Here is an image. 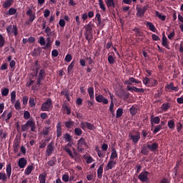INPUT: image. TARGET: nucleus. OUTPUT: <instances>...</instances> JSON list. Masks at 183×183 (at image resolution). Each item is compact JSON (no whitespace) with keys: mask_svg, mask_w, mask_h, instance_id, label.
<instances>
[{"mask_svg":"<svg viewBox=\"0 0 183 183\" xmlns=\"http://www.w3.org/2000/svg\"><path fill=\"white\" fill-rule=\"evenodd\" d=\"M62 111L63 114H66L67 115H69L71 114V108H69L66 104L63 105Z\"/></svg>","mask_w":183,"mask_h":183,"instance_id":"29","label":"nucleus"},{"mask_svg":"<svg viewBox=\"0 0 183 183\" xmlns=\"http://www.w3.org/2000/svg\"><path fill=\"white\" fill-rule=\"evenodd\" d=\"M29 104L31 108H34V107H35V99L34 97L29 98Z\"/></svg>","mask_w":183,"mask_h":183,"instance_id":"53","label":"nucleus"},{"mask_svg":"<svg viewBox=\"0 0 183 183\" xmlns=\"http://www.w3.org/2000/svg\"><path fill=\"white\" fill-rule=\"evenodd\" d=\"M95 160H94V158H92V157L91 156H87L86 157V164H92V162H94Z\"/></svg>","mask_w":183,"mask_h":183,"instance_id":"56","label":"nucleus"},{"mask_svg":"<svg viewBox=\"0 0 183 183\" xmlns=\"http://www.w3.org/2000/svg\"><path fill=\"white\" fill-rule=\"evenodd\" d=\"M141 152L142 155H148V154H149L148 146L147 145V147L144 146L143 147H142Z\"/></svg>","mask_w":183,"mask_h":183,"instance_id":"37","label":"nucleus"},{"mask_svg":"<svg viewBox=\"0 0 183 183\" xmlns=\"http://www.w3.org/2000/svg\"><path fill=\"white\" fill-rule=\"evenodd\" d=\"M44 32L46 34L48 37L52 36L53 32L49 26L46 27Z\"/></svg>","mask_w":183,"mask_h":183,"instance_id":"41","label":"nucleus"},{"mask_svg":"<svg viewBox=\"0 0 183 183\" xmlns=\"http://www.w3.org/2000/svg\"><path fill=\"white\" fill-rule=\"evenodd\" d=\"M63 149L68 154V155H69V157H71V158H74V154L72 153V151H71V149L64 147Z\"/></svg>","mask_w":183,"mask_h":183,"instance_id":"42","label":"nucleus"},{"mask_svg":"<svg viewBox=\"0 0 183 183\" xmlns=\"http://www.w3.org/2000/svg\"><path fill=\"white\" fill-rule=\"evenodd\" d=\"M165 89L166 91H167V92H171L172 91H174V92H178V91H179V87L174 86V82H170L165 86Z\"/></svg>","mask_w":183,"mask_h":183,"instance_id":"12","label":"nucleus"},{"mask_svg":"<svg viewBox=\"0 0 183 183\" xmlns=\"http://www.w3.org/2000/svg\"><path fill=\"white\" fill-rule=\"evenodd\" d=\"M133 32H134L136 36H144V33L141 31V29L138 28H134L132 29Z\"/></svg>","mask_w":183,"mask_h":183,"instance_id":"31","label":"nucleus"},{"mask_svg":"<svg viewBox=\"0 0 183 183\" xmlns=\"http://www.w3.org/2000/svg\"><path fill=\"white\" fill-rule=\"evenodd\" d=\"M108 62H109V64H111L112 65L115 64V57H114V56H112V55L109 54Z\"/></svg>","mask_w":183,"mask_h":183,"instance_id":"47","label":"nucleus"},{"mask_svg":"<svg viewBox=\"0 0 183 183\" xmlns=\"http://www.w3.org/2000/svg\"><path fill=\"white\" fill-rule=\"evenodd\" d=\"M26 14L29 17V21L26 22V24L29 25V22H30V24H32L34 22V21H35L36 16L35 15V13H34V10H32L31 8H29L27 10Z\"/></svg>","mask_w":183,"mask_h":183,"instance_id":"7","label":"nucleus"},{"mask_svg":"<svg viewBox=\"0 0 183 183\" xmlns=\"http://www.w3.org/2000/svg\"><path fill=\"white\" fill-rule=\"evenodd\" d=\"M58 55H59V52H58V50L53 49L51 51V56H53L54 58H56Z\"/></svg>","mask_w":183,"mask_h":183,"instance_id":"62","label":"nucleus"},{"mask_svg":"<svg viewBox=\"0 0 183 183\" xmlns=\"http://www.w3.org/2000/svg\"><path fill=\"white\" fill-rule=\"evenodd\" d=\"M64 61L66 62H71V61H72V55L66 54L65 56Z\"/></svg>","mask_w":183,"mask_h":183,"instance_id":"60","label":"nucleus"},{"mask_svg":"<svg viewBox=\"0 0 183 183\" xmlns=\"http://www.w3.org/2000/svg\"><path fill=\"white\" fill-rule=\"evenodd\" d=\"M149 175V172H148V171L142 172L139 174L138 179L142 182H147L148 183V182H149V177H148Z\"/></svg>","mask_w":183,"mask_h":183,"instance_id":"8","label":"nucleus"},{"mask_svg":"<svg viewBox=\"0 0 183 183\" xmlns=\"http://www.w3.org/2000/svg\"><path fill=\"white\" fill-rule=\"evenodd\" d=\"M96 101L97 102H100L104 104V105H107L109 101H108V99L104 97L102 94H99V96H96Z\"/></svg>","mask_w":183,"mask_h":183,"instance_id":"16","label":"nucleus"},{"mask_svg":"<svg viewBox=\"0 0 183 183\" xmlns=\"http://www.w3.org/2000/svg\"><path fill=\"white\" fill-rule=\"evenodd\" d=\"M108 150V144L107 143H104L102 144V151L105 152Z\"/></svg>","mask_w":183,"mask_h":183,"instance_id":"64","label":"nucleus"},{"mask_svg":"<svg viewBox=\"0 0 183 183\" xmlns=\"http://www.w3.org/2000/svg\"><path fill=\"white\" fill-rule=\"evenodd\" d=\"M134 92H137V93H140V94H144V92H145V89H139L137 87H134Z\"/></svg>","mask_w":183,"mask_h":183,"instance_id":"61","label":"nucleus"},{"mask_svg":"<svg viewBox=\"0 0 183 183\" xmlns=\"http://www.w3.org/2000/svg\"><path fill=\"white\" fill-rule=\"evenodd\" d=\"M87 92L89 95V97H90V99L92 100H94V88L92 86V87H89L88 89H87Z\"/></svg>","mask_w":183,"mask_h":183,"instance_id":"35","label":"nucleus"},{"mask_svg":"<svg viewBox=\"0 0 183 183\" xmlns=\"http://www.w3.org/2000/svg\"><path fill=\"white\" fill-rule=\"evenodd\" d=\"M115 165H117V162H115L114 160H109L106 167L107 171L112 169V168L115 167Z\"/></svg>","mask_w":183,"mask_h":183,"instance_id":"23","label":"nucleus"},{"mask_svg":"<svg viewBox=\"0 0 183 183\" xmlns=\"http://www.w3.org/2000/svg\"><path fill=\"white\" fill-rule=\"evenodd\" d=\"M51 130V127H45L43 129V135L46 136L49 134V131Z\"/></svg>","mask_w":183,"mask_h":183,"instance_id":"55","label":"nucleus"},{"mask_svg":"<svg viewBox=\"0 0 183 183\" xmlns=\"http://www.w3.org/2000/svg\"><path fill=\"white\" fill-rule=\"evenodd\" d=\"M147 148L152 152H154V151H157V149H158V143L154 142L152 144H147Z\"/></svg>","mask_w":183,"mask_h":183,"instance_id":"20","label":"nucleus"},{"mask_svg":"<svg viewBox=\"0 0 183 183\" xmlns=\"http://www.w3.org/2000/svg\"><path fill=\"white\" fill-rule=\"evenodd\" d=\"M38 42L40 44L41 46H44V45H46V41H45V37L40 36Z\"/></svg>","mask_w":183,"mask_h":183,"instance_id":"49","label":"nucleus"},{"mask_svg":"<svg viewBox=\"0 0 183 183\" xmlns=\"http://www.w3.org/2000/svg\"><path fill=\"white\" fill-rule=\"evenodd\" d=\"M12 4H14V0H6L3 4V8H11Z\"/></svg>","mask_w":183,"mask_h":183,"instance_id":"27","label":"nucleus"},{"mask_svg":"<svg viewBox=\"0 0 183 183\" xmlns=\"http://www.w3.org/2000/svg\"><path fill=\"white\" fill-rule=\"evenodd\" d=\"M35 168L34 167V165H29L28 166L25 171H24V174L25 175H29L31 174V172H32V171H34Z\"/></svg>","mask_w":183,"mask_h":183,"instance_id":"30","label":"nucleus"},{"mask_svg":"<svg viewBox=\"0 0 183 183\" xmlns=\"http://www.w3.org/2000/svg\"><path fill=\"white\" fill-rule=\"evenodd\" d=\"M99 6L100 9H102L104 12L107 11V7L105 6V4H104V0H99Z\"/></svg>","mask_w":183,"mask_h":183,"instance_id":"38","label":"nucleus"},{"mask_svg":"<svg viewBox=\"0 0 183 183\" xmlns=\"http://www.w3.org/2000/svg\"><path fill=\"white\" fill-rule=\"evenodd\" d=\"M39 181L40 183H46V174H41L39 176Z\"/></svg>","mask_w":183,"mask_h":183,"instance_id":"32","label":"nucleus"},{"mask_svg":"<svg viewBox=\"0 0 183 183\" xmlns=\"http://www.w3.org/2000/svg\"><path fill=\"white\" fill-rule=\"evenodd\" d=\"M55 164H56V157H51V159L47 162L49 167H54Z\"/></svg>","mask_w":183,"mask_h":183,"instance_id":"36","label":"nucleus"},{"mask_svg":"<svg viewBox=\"0 0 183 183\" xmlns=\"http://www.w3.org/2000/svg\"><path fill=\"white\" fill-rule=\"evenodd\" d=\"M6 29L8 35H12L14 34V36H18V27L16 25H9Z\"/></svg>","mask_w":183,"mask_h":183,"instance_id":"9","label":"nucleus"},{"mask_svg":"<svg viewBox=\"0 0 183 183\" xmlns=\"http://www.w3.org/2000/svg\"><path fill=\"white\" fill-rule=\"evenodd\" d=\"M142 136L144 139H146L147 137H149V132L148 130L143 129L142 131Z\"/></svg>","mask_w":183,"mask_h":183,"instance_id":"52","label":"nucleus"},{"mask_svg":"<svg viewBox=\"0 0 183 183\" xmlns=\"http://www.w3.org/2000/svg\"><path fill=\"white\" fill-rule=\"evenodd\" d=\"M6 174L5 172H0V180L2 182H6L8 178H11V174H12V165L11 164L6 165Z\"/></svg>","mask_w":183,"mask_h":183,"instance_id":"2","label":"nucleus"},{"mask_svg":"<svg viewBox=\"0 0 183 183\" xmlns=\"http://www.w3.org/2000/svg\"><path fill=\"white\" fill-rule=\"evenodd\" d=\"M81 127L82 129H85V128H87V129H90V131H94L95 129V126L88 122H82L81 124Z\"/></svg>","mask_w":183,"mask_h":183,"instance_id":"14","label":"nucleus"},{"mask_svg":"<svg viewBox=\"0 0 183 183\" xmlns=\"http://www.w3.org/2000/svg\"><path fill=\"white\" fill-rule=\"evenodd\" d=\"M171 108V104L170 103H164L162 105V109L163 111H168Z\"/></svg>","mask_w":183,"mask_h":183,"instance_id":"43","label":"nucleus"},{"mask_svg":"<svg viewBox=\"0 0 183 183\" xmlns=\"http://www.w3.org/2000/svg\"><path fill=\"white\" fill-rule=\"evenodd\" d=\"M11 102L14 104V108L16 111L21 109V100H16V92L15 91L11 92Z\"/></svg>","mask_w":183,"mask_h":183,"instance_id":"4","label":"nucleus"},{"mask_svg":"<svg viewBox=\"0 0 183 183\" xmlns=\"http://www.w3.org/2000/svg\"><path fill=\"white\" fill-rule=\"evenodd\" d=\"M149 8V6H148V5L144 6L143 8L137 7V16H139V18H142L143 16H144L145 12H147V11H148Z\"/></svg>","mask_w":183,"mask_h":183,"instance_id":"10","label":"nucleus"},{"mask_svg":"<svg viewBox=\"0 0 183 183\" xmlns=\"http://www.w3.org/2000/svg\"><path fill=\"white\" fill-rule=\"evenodd\" d=\"M88 148V143H86V141H85V139L84 137H81L77 141V151L79 152H84L85 151V148Z\"/></svg>","mask_w":183,"mask_h":183,"instance_id":"5","label":"nucleus"},{"mask_svg":"<svg viewBox=\"0 0 183 183\" xmlns=\"http://www.w3.org/2000/svg\"><path fill=\"white\" fill-rule=\"evenodd\" d=\"M97 154L99 158H105V152L102 150H97Z\"/></svg>","mask_w":183,"mask_h":183,"instance_id":"59","label":"nucleus"},{"mask_svg":"<svg viewBox=\"0 0 183 183\" xmlns=\"http://www.w3.org/2000/svg\"><path fill=\"white\" fill-rule=\"evenodd\" d=\"M107 8H115V0H104Z\"/></svg>","mask_w":183,"mask_h":183,"instance_id":"26","label":"nucleus"},{"mask_svg":"<svg viewBox=\"0 0 183 183\" xmlns=\"http://www.w3.org/2000/svg\"><path fill=\"white\" fill-rule=\"evenodd\" d=\"M16 14V9L11 7L9 10L8 15H15Z\"/></svg>","mask_w":183,"mask_h":183,"instance_id":"57","label":"nucleus"},{"mask_svg":"<svg viewBox=\"0 0 183 183\" xmlns=\"http://www.w3.org/2000/svg\"><path fill=\"white\" fill-rule=\"evenodd\" d=\"M54 108V104H52V99L51 98L46 99L41 105V111H51Z\"/></svg>","mask_w":183,"mask_h":183,"instance_id":"6","label":"nucleus"},{"mask_svg":"<svg viewBox=\"0 0 183 183\" xmlns=\"http://www.w3.org/2000/svg\"><path fill=\"white\" fill-rule=\"evenodd\" d=\"M8 94H9V89L8 88L1 89L2 97H8Z\"/></svg>","mask_w":183,"mask_h":183,"instance_id":"45","label":"nucleus"},{"mask_svg":"<svg viewBox=\"0 0 183 183\" xmlns=\"http://www.w3.org/2000/svg\"><path fill=\"white\" fill-rule=\"evenodd\" d=\"M46 44L45 45L44 49H46L48 48H51V46H52V42H54V40H51V37H47L46 38Z\"/></svg>","mask_w":183,"mask_h":183,"instance_id":"34","label":"nucleus"},{"mask_svg":"<svg viewBox=\"0 0 183 183\" xmlns=\"http://www.w3.org/2000/svg\"><path fill=\"white\" fill-rule=\"evenodd\" d=\"M26 164H28V161L25 157H21L19 159L18 166L19 168H25V167H26Z\"/></svg>","mask_w":183,"mask_h":183,"instance_id":"17","label":"nucleus"},{"mask_svg":"<svg viewBox=\"0 0 183 183\" xmlns=\"http://www.w3.org/2000/svg\"><path fill=\"white\" fill-rule=\"evenodd\" d=\"M129 112L131 115H137V113L138 112V109H137L136 107H132L129 109Z\"/></svg>","mask_w":183,"mask_h":183,"instance_id":"50","label":"nucleus"},{"mask_svg":"<svg viewBox=\"0 0 183 183\" xmlns=\"http://www.w3.org/2000/svg\"><path fill=\"white\" fill-rule=\"evenodd\" d=\"M92 26L94 24L89 22L85 26L84 35L86 41H88V44H91V41L94 39V33L92 32Z\"/></svg>","mask_w":183,"mask_h":183,"instance_id":"1","label":"nucleus"},{"mask_svg":"<svg viewBox=\"0 0 183 183\" xmlns=\"http://www.w3.org/2000/svg\"><path fill=\"white\" fill-rule=\"evenodd\" d=\"M31 128V132H35L36 131V126L35 125V122L32 120H29L26 123L21 126L22 132H26Z\"/></svg>","mask_w":183,"mask_h":183,"instance_id":"3","label":"nucleus"},{"mask_svg":"<svg viewBox=\"0 0 183 183\" xmlns=\"http://www.w3.org/2000/svg\"><path fill=\"white\" fill-rule=\"evenodd\" d=\"M156 16H158V18L161 19V21H165V19H167V16H162V14L159 13V11H156Z\"/></svg>","mask_w":183,"mask_h":183,"instance_id":"51","label":"nucleus"},{"mask_svg":"<svg viewBox=\"0 0 183 183\" xmlns=\"http://www.w3.org/2000/svg\"><path fill=\"white\" fill-rule=\"evenodd\" d=\"M63 138L66 141V142H72V136H71V134L68 133L64 134Z\"/></svg>","mask_w":183,"mask_h":183,"instance_id":"33","label":"nucleus"},{"mask_svg":"<svg viewBox=\"0 0 183 183\" xmlns=\"http://www.w3.org/2000/svg\"><path fill=\"white\" fill-rule=\"evenodd\" d=\"M129 137L130 138L131 141H132L133 144H137L138 142H139V139H141V134L139 132H137L136 135L129 134Z\"/></svg>","mask_w":183,"mask_h":183,"instance_id":"11","label":"nucleus"},{"mask_svg":"<svg viewBox=\"0 0 183 183\" xmlns=\"http://www.w3.org/2000/svg\"><path fill=\"white\" fill-rule=\"evenodd\" d=\"M62 135V128L61 126V123H59L56 125V137L57 138H59Z\"/></svg>","mask_w":183,"mask_h":183,"instance_id":"28","label":"nucleus"},{"mask_svg":"<svg viewBox=\"0 0 183 183\" xmlns=\"http://www.w3.org/2000/svg\"><path fill=\"white\" fill-rule=\"evenodd\" d=\"M5 45V38H4V36L0 34V48L4 47Z\"/></svg>","mask_w":183,"mask_h":183,"instance_id":"54","label":"nucleus"},{"mask_svg":"<svg viewBox=\"0 0 183 183\" xmlns=\"http://www.w3.org/2000/svg\"><path fill=\"white\" fill-rule=\"evenodd\" d=\"M145 25L147 28H149V31H152V32H157V28H155L154 24L149 21H146Z\"/></svg>","mask_w":183,"mask_h":183,"instance_id":"22","label":"nucleus"},{"mask_svg":"<svg viewBox=\"0 0 183 183\" xmlns=\"http://www.w3.org/2000/svg\"><path fill=\"white\" fill-rule=\"evenodd\" d=\"M13 148L14 153L16 154L18 151H19V142L16 141L14 144Z\"/></svg>","mask_w":183,"mask_h":183,"instance_id":"40","label":"nucleus"},{"mask_svg":"<svg viewBox=\"0 0 183 183\" xmlns=\"http://www.w3.org/2000/svg\"><path fill=\"white\" fill-rule=\"evenodd\" d=\"M118 158V153L117 152V149L114 147L112 148V154L110 156V160L114 161V159Z\"/></svg>","mask_w":183,"mask_h":183,"instance_id":"25","label":"nucleus"},{"mask_svg":"<svg viewBox=\"0 0 183 183\" xmlns=\"http://www.w3.org/2000/svg\"><path fill=\"white\" fill-rule=\"evenodd\" d=\"M29 99L27 96H24L22 99L23 105H27Z\"/></svg>","mask_w":183,"mask_h":183,"instance_id":"63","label":"nucleus"},{"mask_svg":"<svg viewBox=\"0 0 183 183\" xmlns=\"http://www.w3.org/2000/svg\"><path fill=\"white\" fill-rule=\"evenodd\" d=\"M160 121H161V119H159V117H154V116H152V119H151L152 124L154 123V124H159Z\"/></svg>","mask_w":183,"mask_h":183,"instance_id":"39","label":"nucleus"},{"mask_svg":"<svg viewBox=\"0 0 183 183\" xmlns=\"http://www.w3.org/2000/svg\"><path fill=\"white\" fill-rule=\"evenodd\" d=\"M61 95L68 97L69 95V89L68 88H64L61 92Z\"/></svg>","mask_w":183,"mask_h":183,"instance_id":"44","label":"nucleus"},{"mask_svg":"<svg viewBox=\"0 0 183 183\" xmlns=\"http://www.w3.org/2000/svg\"><path fill=\"white\" fill-rule=\"evenodd\" d=\"M104 173V164H101L97 169V178L101 179L102 178V174Z\"/></svg>","mask_w":183,"mask_h":183,"instance_id":"24","label":"nucleus"},{"mask_svg":"<svg viewBox=\"0 0 183 183\" xmlns=\"http://www.w3.org/2000/svg\"><path fill=\"white\" fill-rule=\"evenodd\" d=\"M109 94L111 99L109 111L112 115H115V111H114V94H111V92H109Z\"/></svg>","mask_w":183,"mask_h":183,"instance_id":"18","label":"nucleus"},{"mask_svg":"<svg viewBox=\"0 0 183 183\" xmlns=\"http://www.w3.org/2000/svg\"><path fill=\"white\" fill-rule=\"evenodd\" d=\"M161 129H162V125L159 124L154 128L153 134H157V132H159Z\"/></svg>","mask_w":183,"mask_h":183,"instance_id":"58","label":"nucleus"},{"mask_svg":"<svg viewBox=\"0 0 183 183\" xmlns=\"http://www.w3.org/2000/svg\"><path fill=\"white\" fill-rule=\"evenodd\" d=\"M54 151H55V147H54V144H52V142H50L47 145V149L46 150V156L51 157V155L54 154Z\"/></svg>","mask_w":183,"mask_h":183,"instance_id":"13","label":"nucleus"},{"mask_svg":"<svg viewBox=\"0 0 183 183\" xmlns=\"http://www.w3.org/2000/svg\"><path fill=\"white\" fill-rule=\"evenodd\" d=\"M74 134L75 135H77V137H81V135H82V129H81V128H75L74 129Z\"/></svg>","mask_w":183,"mask_h":183,"instance_id":"48","label":"nucleus"},{"mask_svg":"<svg viewBox=\"0 0 183 183\" xmlns=\"http://www.w3.org/2000/svg\"><path fill=\"white\" fill-rule=\"evenodd\" d=\"M46 72L45 69H41L39 73V76H37V79L40 81H45Z\"/></svg>","mask_w":183,"mask_h":183,"instance_id":"21","label":"nucleus"},{"mask_svg":"<svg viewBox=\"0 0 183 183\" xmlns=\"http://www.w3.org/2000/svg\"><path fill=\"white\" fill-rule=\"evenodd\" d=\"M162 45L164 46V48L169 49V44H168V39L167 38V36H165V33L162 34Z\"/></svg>","mask_w":183,"mask_h":183,"instance_id":"19","label":"nucleus"},{"mask_svg":"<svg viewBox=\"0 0 183 183\" xmlns=\"http://www.w3.org/2000/svg\"><path fill=\"white\" fill-rule=\"evenodd\" d=\"M95 19L98 22L97 26H99L100 28L105 26V24H104V21H102V19L101 18V14L97 13Z\"/></svg>","mask_w":183,"mask_h":183,"instance_id":"15","label":"nucleus"},{"mask_svg":"<svg viewBox=\"0 0 183 183\" xmlns=\"http://www.w3.org/2000/svg\"><path fill=\"white\" fill-rule=\"evenodd\" d=\"M167 125L169 129H174L175 128V122L174 120H169Z\"/></svg>","mask_w":183,"mask_h":183,"instance_id":"46","label":"nucleus"}]
</instances>
